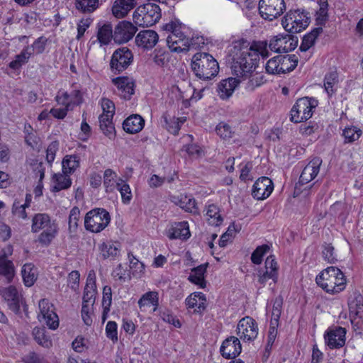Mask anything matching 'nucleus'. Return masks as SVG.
<instances>
[{
    "label": "nucleus",
    "mask_w": 363,
    "mask_h": 363,
    "mask_svg": "<svg viewBox=\"0 0 363 363\" xmlns=\"http://www.w3.org/2000/svg\"><path fill=\"white\" fill-rule=\"evenodd\" d=\"M206 216L208 224L211 225L219 226L223 222L219 208L214 204L208 206Z\"/></svg>",
    "instance_id": "nucleus-41"
},
{
    "label": "nucleus",
    "mask_w": 363,
    "mask_h": 363,
    "mask_svg": "<svg viewBox=\"0 0 363 363\" xmlns=\"http://www.w3.org/2000/svg\"><path fill=\"white\" fill-rule=\"evenodd\" d=\"M319 6L318 10L316 11L315 23L316 26H324L328 20V0H318Z\"/></svg>",
    "instance_id": "nucleus-45"
},
{
    "label": "nucleus",
    "mask_w": 363,
    "mask_h": 363,
    "mask_svg": "<svg viewBox=\"0 0 363 363\" xmlns=\"http://www.w3.org/2000/svg\"><path fill=\"white\" fill-rule=\"evenodd\" d=\"M157 33L152 30L140 31L135 37V43L138 47L145 49L152 48L158 42Z\"/></svg>",
    "instance_id": "nucleus-22"
},
{
    "label": "nucleus",
    "mask_w": 363,
    "mask_h": 363,
    "mask_svg": "<svg viewBox=\"0 0 363 363\" xmlns=\"http://www.w3.org/2000/svg\"><path fill=\"white\" fill-rule=\"evenodd\" d=\"M103 113L100 116L113 117L115 113L114 104L108 99H104L101 102Z\"/></svg>",
    "instance_id": "nucleus-60"
},
{
    "label": "nucleus",
    "mask_w": 363,
    "mask_h": 363,
    "mask_svg": "<svg viewBox=\"0 0 363 363\" xmlns=\"http://www.w3.org/2000/svg\"><path fill=\"white\" fill-rule=\"evenodd\" d=\"M280 74L294 70L298 64L295 55H280Z\"/></svg>",
    "instance_id": "nucleus-40"
},
{
    "label": "nucleus",
    "mask_w": 363,
    "mask_h": 363,
    "mask_svg": "<svg viewBox=\"0 0 363 363\" xmlns=\"http://www.w3.org/2000/svg\"><path fill=\"white\" fill-rule=\"evenodd\" d=\"M33 336L36 342L42 347L50 348L52 346V339L47 333L45 328H34L33 330Z\"/></svg>",
    "instance_id": "nucleus-35"
},
{
    "label": "nucleus",
    "mask_w": 363,
    "mask_h": 363,
    "mask_svg": "<svg viewBox=\"0 0 363 363\" xmlns=\"http://www.w3.org/2000/svg\"><path fill=\"white\" fill-rule=\"evenodd\" d=\"M323 257L329 263H335L337 261L334 256V247L330 244H325L323 246Z\"/></svg>",
    "instance_id": "nucleus-61"
},
{
    "label": "nucleus",
    "mask_w": 363,
    "mask_h": 363,
    "mask_svg": "<svg viewBox=\"0 0 363 363\" xmlns=\"http://www.w3.org/2000/svg\"><path fill=\"white\" fill-rule=\"evenodd\" d=\"M47 40L44 37L38 38L33 44L30 47L31 48V52H33V55L34 52L37 54L43 53L45 49Z\"/></svg>",
    "instance_id": "nucleus-62"
},
{
    "label": "nucleus",
    "mask_w": 363,
    "mask_h": 363,
    "mask_svg": "<svg viewBox=\"0 0 363 363\" xmlns=\"http://www.w3.org/2000/svg\"><path fill=\"white\" fill-rule=\"evenodd\" d=\"M113 117L99 116V125L104 134L110 139L115 137V128L112 123Z\"/></svg>",
    "instance_id": "nucleus-49"
},
{
    "label": "nucleus",
    "mask_w": 363,
    "mask_h": 363,
    "mask_svg": "<svg viewBox=\"0 0 363 363\" xmlns=\"http://www.w3.org/2000/svg\"><path fill=\"white\" fill-rule=\"evenodd\" d=\"M138 28L131 22L123 21L118 23L113 30V40L116 43L122 44L133 38Z\"/></svg>",
    "instance_id": "nucleus-15"
},
{
    "label": "nucleus",
    "mask_w": 363,
    "mask_h": 363,
    "mask_svg": "<svg viewBox=\"0 0 363 363\" xmlns=\"http://www.w3.org/2000/svg\"><path fill=\"white\" fill-rule=\"evenodd\" d=\"M338 83L337 73L332 71L325 74L324 78V88L329 96H331L337 90Z\"/></svg>",
    "instance_id": "nucleus-43"
},
{
    "label": "nucleus",
    "mask_w": 363,
    "mask_h": 363,
    "mask_svg": "<svg viewBox=\"0 0 363 363\" xmlns=\"http://www.w3.org/2000/svg\"><path fill=\"white\" fill-rule=\"evenodd\" d=\"M208 265V263H205L193 268L191 269V274L189 276L188 280L190 282L199 286L200 288H205L206 281L204 279V274L206 272Z\"/></svg>",
    "instance_id": "nucleus-31"
},
{
    "label": "nucleus",
    "mask_w": 363,
    "mask_h": 363,
    "mask_svg": "<svg viewBox=\"0 0 363 363\" xmlns=\"http://www.w3.org/2000/svg\"><path fill=\"white\" fill-rule=\"evenodd\" d=\"M137 4V0H116L111 9L112 13L116 18H123L135 8Z\"/></svg>",
    "instance_id": "nucleus-24"
},
{
    "label": "nucleus",
    "mask_w": 363,
    "mask_h": 363,
    "mask_svg": "<svg viewBox=\"0 0 363 363\" xmlns=\"http://www.w3.org/2000/svg\"><path fill=\"white\" fill-rule=\"evenodd\" d=\"M138 306L140 308L147 306H153V311H156L159 306V294L157 291H149L144 294L139 299Z\"/></svg>",
    "instance_id": "nucleus-39"
},
{
    "label": "nucleus",
    "mask_w": 363,
    "mask_h": 363,
    "mask_svg": "<svg viewBox=\"0 0 363 363\" xmlns=\"http://www.w3.org/2000/svg\"><path fill=\"white\" fill-rule=\"evenodd\" d=\"M118 325L114 321H108L106 326V337L111 340L113 342L118 341Z\"/></svg>",
    "instance_id": "nucleus-58"
},
{
    "label": "nucleus",
    "mask_w": 363,
    "mask_h": 363,
    "mask_svg": "<svg viewBox=\"0 0 363 363\" xmlns=\"http://www.w3.org/2000/svg\"><path fill=\"white\" fill-rule=\"evenodd\" d=\"M269 45L267 41H259L255 43L250 48H252L253 51L257 53L258 57L259 58V55L263 58H266L269 57V52L268 50Z\"/></svg>",
    "instance_id": "nucleus-57"
},
{
    "label": "nucleus",
    "mask_w": 363,
    "mask_h": 363,
    "mask_svg": "<svg viewBox=\"0 0 363 363\" xmlns=\"http://www.w3.org/2000/svg\"><path fill=\"white\" fill-rule=\"evenodd\" d=\"M318 104V101L314 98L298 99L291 110V121L300 123L311 118Z\"/></svg>",
    "instance_id": "nucleus-9"
},
{
    "label": "nucleus",
    "mask_w": 363,
    "mask_h": 363,
    "mask_svg": "<svg viewBox=\"0 0 363 363\" xmlns=\"http://www.w3.org/2000/svg\"><path fill=\"white\" fill-rule=\"evenodd\" d=\"M274 189L273 183L267 177L259 178L252 186V195L257 200H263L267 198Z\"/></svg>",
    "instance_id": "nucleus-17"
},
{
    "label": "nucleus",
    "mask_w": 363,
    "mask_h": 363,
    "mask_svg": "<svg viewBox=\"0 0 363 363\" xmlns=\"http://www.w3.org/2000/svg\"><path fill=\"white\" fill-rule=\"evenodd\" d=\"M80 211L78 207H74L71 209L69 216V230L70 233H74L78 227Z\"/></svg>",
    "instance_id": "nucleus-52"
},
{
    "label": "nucleus",
    "mask_w": 363,
    "mask_h": 363,
    "mask_svg": "<svg viewBox=\"0 0 363 363\" xmlns=\"http://www.w3.org/2000/svg\"><path fill=\"white\" fill-rule=\"evenodd\" d=\"M241 351L242 346L240 340L235 336H230L225 339L220 349L221 355L225 359H234L240 354Z\"/></svg>",
    "instance_id": "nucleus-19"
},
{
    "label": "nucleus",
    "mask_w": 363,
    "mask_h": 363,
    "mask_svg": "<svg viewBox=\"0 0 363 363\" xmlns=\"http://www.w3.org/2000/svg\"><path fill=\"white\" fill-rule=\"evenodd\" d=\"M99 6V0H76L75 7L84 13L95 11Z\"/></svg>",
    "instance_id": "nucleus-44"
},
{
    "label": "nucleus",
    "mask_w": 363,
    "mask_h": 363,
    "mask_svg": "<svg viewBox=\"0 0 363 363\" xmlns=\"http://www.w3.org/2000/svg\"><path fill=\"white\" fill-rule=\"evenodd\" d=\"M1 295L7 302L9 309L15 313H18L22 302V296L18 294L16 288L13 286L5 288L3 289Z\"/></svg>",
    "instance_id": "nucleus-20"
},
{
    "label": "nucleus",
    "mask_w": 363,
    "mask_h": 363,
    "mask_svg": "<svg viewBox=\"0 0 363 363\" xmlns=\"http://www.w3.org/2000/svg\"><path fill=\"white\" fill-rule=\"evenodd\" d=\"M346 330L342 327L328 330L325 334V341L330 349L340 348L345 343Z\"/></svg>",
    "instance_id": "nucleus-18"
},
{
    "label": "nucleus",
    "mask_w": 363,
    "mask_h": 363,
    "mask_svg": "<svg viewBox=\"0 0 363 363\" xmlns=\"http://www.w3.org/2000/svg\"><path fill=\"white\" fill-rule=\"evenodd\" d=\"M315 281L325 292L331 294H339L346 286L345 276L335 267H329L323 269L316 277Z\"/></svg>",
    "instance_id": "nucleus-4"
},
{
    "label": "nucleus",
    "mask_w": 363,
    "mask_h": 363,
    "mask_svg": "<svg viewBox=\"0 0 363 363\" xmlns=\"http://www.w3.org/2000/svg\"><path fill=\"white\" fill-rule=\"evenodd\" d=\"M40 313L38 315L40 322H45L47 326L52 330H55L59 325V318L54 311L53 305L48 300L42 299L39 301Z\"/></svg>",
    "instance_id": "nucleus-14"
},
{
    "label": "nucleus",
    "mask_w": 363,
    "mask_h": 363,
    "mask_svg": "<svg viewBox=\"0 0 363 363\" xmlns=\"http://www.w3.org/2000/svg\"><path fill=\"white\" fill-rule=\"evenodd\" d=\"M258 9L263 19L272 21L284 13L286 4L284 0H260Z\"/></svg>",
    "instance_id": "nucleus-10"
},
{
    "label": "nucleus",
    "mask_w": 363,
    "mask_h": 363,
    "mask_svg": "<svg viewBox=\"0 0 363 363\" xmlns=\"http://www.w3.org/2000/svg\"><path fill=\"white\" fill-rule=\"evenodd\" d=\"M231 69L233 74L242 80L250 76L258 65L259 57L252 48L242 46L240 44L233 46Z\"/></svg>",
    "instance_id": "nucleus-1"
},
{
    "label": "nucleus",
    "mask_w": 363,
    "mask_h": 363,
    "mask_svg": "<svg viewBox=\"0 0 363 363\" xmlns=\"http://www.w3.org/2000/svg\"><path fill=\"white\" fill-rule=\"evenodd\" d=\"M188 308H194V312L201 313L206 308V298L201 292H195L189 296L185 300Z\"/></svg>",
    "instance_id": "nucleus-28"
},
{
    "label": "nucleus",
    "mask_w": 363,
    "mask_h": 363,
    "mask_svg": "<svg viewBox=\"0 0 363 363\" xmlns=\"http://www.w3.org/2000/svg\"><path fill=\"white\" fill-rule=\"evenodd\" d=\"M118 178L117 173L112 169H105L103 183L106 193H113L115 191Z\"/></svg>",
    "instance_id": "nucleus-34"
},
{
    "label": "nucleus",
    "mask_w": 363,
    "mask_h": 363,
    "mask_svg": "<svg viewBox=\"0 0 363 363\" xmlns=\"http://www.w3.org/2000/svg\"><path fill=\"white\" fill-rule=\"evenodd\" d=\"M269 250V246L262 245L258 246L251 255V260L255 264H260L262 262L263 256Z\"/></svg>",
    "instance_id": "nucleus-54"
},
{
    "label": "nucleus",
    "mask_w": 363,
    "mask_h": 363,
    "mask_svg": "<svg viewBox=\"0 0 363 363\" xmlns=\"http://www.w3.org/2000/svg\"><path fill=\"white\" fill-rule=\"evenodd\" d=\"M246 79L248 81L245 83V88L250 91L254 90L256 87L263 84L264 77L262 75L253 72Z\"/></svg>",
    "instance_id": "nucleus-53"
},
{
    "label": "nucleus",
    "mask_w": 363,
    "mask_h": 363,
    "mask_svg": "<svg viewBox=\"0 0 363 363\" xmlns=\"http://www.w3.org/2000/svg\"><path fill=\"white\" fill-rule=\"evenodd\" d=\"M96 295V274L94 270L89 272L84 291L83 302L94 303Z\"/></svg>",
    "instance_id": "nucleus-26"
},
{
    "label": "nucleus",
    "mask_w": 363,
    "mask_h": 363,
    "mask_svg": "<svg viewBox=\"0 0 363 363\" xmlns=\"http://www.w3.org/2000/svg\"><path fill=\"white\" fill-rule=\"evenodd\" d=\"M133 55L128 48H118L114 51L110 61V68L115 74L126 69L132 63Z\"/></svg>",
    "instance_id": "nucleus-11"
},
{
    "label": "nucleus",
    "mask_w": 363,
    "mask_h": 363,
    "mask_svg": "<svg viewBox=\"0 0 363 363\" xmlns=\"http://www.w3.org/2000/svg\"><path fill=\"white\" fill-rule=\"evenodd\" d=\"M321 163L322 160L318 157L311 160L303 168L299 178V183L304 184L313 180L319 172Z\"/></svg>",
    "instance_id": "nucleus-21"
},
{
    "label": "nucleus",
    "mask_w": 363,
    "mask_h": 363,
    "mask_svg": "<svg viewBox=\"0 0 363 363\" xmlns=\"http://www.w3.org/2000/svg\"><path fill=\"white\" fill-rule=\"evenodd\" d=\"M185 26L179 22L178 20L172 21L163 26L164 30L170 32L167 37V43L172 52H187L191 48H195L196 40H199V37L189 38L184 34L183 29Z\"/></svg>",
    "instance_id": "nucleus-2"
},
{
    "label": "nucleus",
    "mask_w": 363,
    "mask_h": 363,
    "mask_svg": "<svg viewBox=\"0 0 363 363\" xmlns=\"http://www.w3.org/2000/svg\"><path fill=\"white\" fill-rule=\"evenodd\" d=\"M99 249L104 259H115L120 254L121 244L118 242L107 240L99 245Z\"/></svg>",
    "instance_id": "nucleus-27"
},
{
    "label": "nucleus",
    "mask_w": 363,
    "mask_h": 363,
    "mask_svg": "<svg viewBox=\"0 0 363 363\" xmlns=\"http://www.w3.org/2000/svg\"><path fill=\"white\" fill-rule=\"evenodd\" d=\"M174 199L173 201L185 211L194 214L198 213V208L194 198L182 195L180 197H174Z\"/></svg>",
    "instance_id": "nucleus-36"
},
{
    "label": "nucleus",
    "mask_w": 363,
    "mask_h": 363,
    "mask_svg": "<svg viewBox=\"0 0 363 363\" xmlns=\"http://www.w3.org/2000/svg\"><path fill=\"white\" fill-rule=\"evenodd\" d=\"M59 144L57 141L52 142L46 150V159L49 163L54 161Z\"/></svg>",
    "instance_id": "nucleus-63"
},
{
    "label": "nucleus",
    "mask_w": 363,
    "mask_h": 363,
    "mask_svg": "<svg viewBox=\"0 0 363 363\" xmlns=\"http://www.w3.org/2000/svg\"><path fill=\"white\" fill-rule=\"evenodd\" d=\"M317 26L309 33L304 35L299 48L300 50L306 52L314 45L316 38L323 32V26Z\"/></svg>",
    "instance_id": "nucleus-37"
},
{
    "label": "nucleus",
    "mask_w": 363,
    "mask_h": 363,
    "mask_svg": "<svg viewBox=\"0 0 363 363\" xmlns=\"http://www.w3.org/2000/svg\"><path fill=\"white\" fill-rule=\"evenodd\" d=\"M31 231L39 233L38 241L43 245L48 246L56 237L58 226L55 220L45 213H35L32 218Z\"/></svg>",
    "instance_id": "nucleus-3"
},
{
    "label": "nucleus",
    "mask_w": 363,
    "mask_h": 363,
    "mask_svg": "<svg viewBox=\"0 0 363 363\" xmlns=\"http://www.w3.org/2000/svg\"><path fill=\"white\" fill-rule=\"evenodd\" d=\"M166 235L170 240L188 239L191 235L188 223L186 221L174 223L167 230Z\"/></svg>",
    "instance_id": "nucleus-23"
},
{
    "label": "nucleus",
    "mask_w": 363,
    "mask_h": 363,
    "mask_svg": "<svg viewBox=\"0 0 363 363\" xmlns=\"http://www.w3.org/2000/svg\"><path fill=\"white\" fill-rule=\"evenodd\" d=\"M310 19L308 12L301 9H291L282 18L281 25L286 31L291 33H297L308 26Z\"/></svg>",
    "instance_id": "nucleus-7"
},
{
    "label": "nucleus",
    "mask_w": 363,
    "mask_h": 363,
    "mask_svg": "<svg viewBox=\"0 0 363 363\" xmlns=\"http://www.w3.org/2000/svg\"><path fill=\"white\" fill-rule=\"evenodd\" d=\"M280 55L272 57L266 64V72L271 74H280Z\"/></svg>",
    "instance_id": "nucleus-55"
},
{
    "label": "nucleus",
    "mask_w": 363,
    "mask_h": 363,
    "mask_svg": "<svg viewBox=\"0 0 363 363\" xmlns=\"http://www.w3.org/2000/svg\"><path fill=\"white\" fill-rule=\"evenodd\" d=\"M144 119L138 114H133L128 117L123 123V130L130 134L140 132L144 127Z\"/></svg>",
    "instance_id": "nucleus-29"
},
{
    "label": "nucleus",
    "mask_w": 363,
    "mask_h": 363,
    "mask_svg": "<svg viewBox=\"0 0 363 363\" xmlns=\"http://www.w3.org/2000/svg\"><path fill=\"white\" fill-rule=\"evenodd\" d=\"M112 83L117 88L118 94L123 99L128 100L135 93V81L128 77H118L112 79Z\"/></svg>",
    "instance_id": "nucleus-16"
},
{
    "label": "nucleus",
    "mask_w": 363,
    "mask_h": 363,
    "mask_svg": "<svg viewBox=\"0 0 363 363\" xmlns=\"http://www.w3.org/2000/svg\"><path fill=\"white\" fill-rule=\"evenodd\" d=\"M22 277L25 285L31 286L37 279L36 269L31 264H24L22 269Z\"/></svg>",
    "instance_id": "nucleus-48"
},
{
    "label": "nucleus",
    "mask_w": 363,
    "mask_h": 363,
    "mask_svg": "<svg viewBox=\"0 0 363 363\" xmlns=\"http://www.w3.org/2000/svg\"><path fill=\"white\" fill-rule=\"evenodd\" d=\"M237 334L245 342H252L258 335L257 322L251 317L242 318L237 326Z\"/></svg>",
    "instance_id": "nucleus-13"
},
{
    "label": "nucleus",
    "mask_w": 363,
    "mask_h": 363,
    "mask_svg": "<svg viewBox=\"0 0 363 363\" xmlns=\"http://www.w3.org/2000/svg\"><path fill=\"white\" fill-rule=\"evenodd\" d=\"M298 45V38L289 34H279L269 40V48L275 52H288Z\"/></svg>",
    "instance_id": "nucleus-12"
},
{
    "label": "nucleus",
    "mask_w": 363,
    "mask_h": 363,
    "mask_svg": "<svg viewBox=\"0 0 363 363\" xmlns=\"http://www.w3.org/2000/svg\"><path fill=\"white\" fill-rule=\"evenodd\" d=\"M217 135L223 140H229L233 136L232 128L225 122H220L216 127Z\"/></svg>",
    "instance_id": "nucleus-51"
},
{
    "label": "nucleus",
    "mask_w": 363,
    "mask_h": 363,
    "mask_svg": "<svg viewBox=\"0 0 363 363\" xmlns=\"http://www.w3.org/2000/svg\"><path fill=\"white\" fill-rule=\"evenodd\" d=\"M191 69L195 75L203 80L216 77L219 71L218 62L206 52H198L193 57Z\"/></svg>",
    "instance_id": "nucleus-5"
},
{
    "label": "nucleus",
    "mask_w": 363,
    "mask_h": 363,
    "mask_svg": "<svg viewBox=\"0 0 363 363\" xmlns=\"http://www.w3.org/2000/svg\"><path fill=\"white\" fill-rule=\"evenodd\" d=\"M14 276V267L11 261L8 260L6 257H0V278L4 281L9 283Z\"/></svg>",
    "instance_id": "nucleus-33"
},
{
    "label": "nucleus",
    "mask_w": 363,
    "mask_h": 363,
    "mask_svg": "<svg viewBox=\"0 0 363 363\" xmlns=\"http://www.w3.org/2000/svg\"><path fill=\"white\" fill-rule=\"evenodd\" d=\"M160 318L166 323L173 325L176 328H180L182 324L180 321L176 318L172 312L169 309H164L160 312Z\"/></svg>",
    "instance_id": "nucleus-56"
},
{
    "label": "nucleus",
    "mask_w": 363,
    "mask_h": 363,
    "mask_svg": "<svg viewBox=\"0 0 363 363\" xmlns=\"http://www.w3.org/2000/svg\"><path fill=\"white\" fill-rule=\"evenodd\" d=\"M24 363H48L42 356L35 352H30L23 358Z\"/></svg>",
    "instance_id": "nucleus-64"
},
{
    "label": "nucleus",
    "mask_w": 363,
    "mask_h": 363,
    "mask_svg": "<svg viewBox=\"0 0 363 363\" xmlns=\"http://www.w3.org/2000/svg\"><path fill=\"white\" fill-rule=\"evenodd\" d=\"M362 130L356 126L347 127L343 130L342 135L345 143H353L357 140L362 135Z\"/></svg>",
    "instance_id": "nucleus-50"
},
{
    "label": "nucleus",
    "mask_w": 363,
    "mask_h": 363,
    "mask_svg": "<svg viewBox=\"0 0 363 363\" xmlns=\"http://www.w3.org/2000/svg\"><path fill=\"white\" fill-rule=\"evenodd\" d=\"M116 189L120 192L123 203H130L133 196L129 184L120 177L118 179Z\"/></svg>",
    "instance_id": "nucleus-46"
},
{
    "label": "nucleus",
    "mask_w": 363,
    "mask_h": 363,
    "mask_svg": "<svg viewBox=\"0 0 363 363\" xmlns=\"http://www.w3.org/2000/svg\"><path fill=\"white\" fill-rule=\"evenodd\" d=\"M161 17L160 7L151 2L138 6L133 15L135 24L140 27L152 26L158 22Z\"/></svg>",
    "instance_id": "nucleus-6"
},
{
    "label": "nucleus",
    "mask_w": 363,
    "mask_h": 363,
    "mask_svg": "<svg viewBox=\"0 0 363 363\" xmlns=\"http://www.w3.org/2000/svg\"><path fill=\"white\" fill-rule=\"evenodd\" d=\"M32 55L33 52H31L30 46L24 48L20 54L16 55L15 60L9 63V67L13 69H19L28 61Z\"/></svg>",
    "instance_id": "nucleus-42"
},
{
    "label": "nucleus",
    "mask_w": 363,
    "mask_h": 363,
    "mask_svg": "<svg viewBox=\"0 0 363 363\" xmlns=\"http://www.w3.org/2000/svg\"><path fill=\"white\" fill-rule=\"evenodd\" d=\"M52 183L51 191L58 192L69 189L72 185V179L69 175L62 172V173H56L52 175Z\"/></svg>",
    "instance_id": "nucleus-30"
},
{
    "label": "nucleus",
    "mask_w": 363,
    "mask_h": 363,
    "mask_svg": "<svg viewBox=\"0 0 363 363\" xmlns=\"http://www.w3.org/2000/svg\"><path fill=\"white\" fill-rule=\"evenodd\" d=\"M350 313L362 317L363 315V297L358 292H354L348 299Z\"/></svg>",
    "instance_id": "nucleus-32"
},
{
    "label": "nucleus",
    "mask_w": 363,
    "mask_h": 363,
    "mask_svg": "<svg viewBox=\"0 0 363 363\" xmlns=\"http://www.w3.org/2000/svg\"><path fill=\"white\" fill-rule=\"evenodd\" d=\"M243 81L240 78L230 77L228 79L222 80L218 85V92L220 97L223 99L229 98L238 86V84Z\"/></svg>",
    "instance_id": "nucleus-25"
},
{
    "label": "nucleus",
    "mask_w": 363,
    "mask_h": 363,
    "mask_svg": "<svg viewBox=\"0 0 363 363\" xmlns=\"http://www.w3.org/2000/svg\"><path fill=\"white\" fill-rule=\"evenodd\" d=\"M111 216L104 208H96L86 213L84 218V227L86 230L98 233L110 223Z\"/></svg>",
    "instance_id": "nucleus-8"
},
{
    "label": "nucleus",
    "mask_w": 363,
    "mask_h": 363,
    "mask_svg": "<svg viewBox=\"0 0 363 363\" xmlns=\"http://www.w3.org/2000/svg\"><path fill=\"white\" fill-rule=\"evenodd\" d=\"M93 19L91 18H82L77 23V35L76 38L80 40L84 35L85 31L89 28Z\"/></svg>",
    "instance_id": "nucleus-59"
},
{
    "label": "nucleus",
    "mask_w": 363,
    "mask_h": 363,
    "mask_svg": "<svg viewBox=\"0 0 363 363\" xmlns=\"http://www.w3.org/2000/svg\"><path fill=\"white\" fill-rule=\"evenodd\" d=\"M62 171L68 175L71 174L79 166V157L76 155H67L62 160Z\"/></svg>",
    "instance_id": "nucleus-47"
},
{
    "label": "nucleus",
    "mask_w": 363,
    "mask_h": 363,
    "mask_svg": "<svg viewBox=\"0 0 363 363\" xmlns=\"http://www.w3.org/2000/svg\"><path fill=\"white\" fill-rule=\"evenodd\" d=\"M113 39V31L110 23L98 26L97 40L101 45H108Z\"/></svg>",
    "instance_id": "nucleus-38"
}]
</instances>
